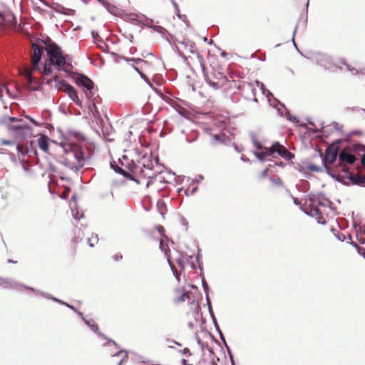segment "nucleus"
I'll return each mask as SVG.
<instances>
[{
    "instance_id": "1",
    "label": "nucleus",
    "mask_w": 365,
    "mask_h": 365,
    "mask_svg": "<svg viewBox=\"0 0 365 365\" xmlns=\"http://www.w3.org/2000/svg\"><path fill=\"white\" fill-rule=\"evenodd\" d=\"M85 140L86 138L81 132L68 130L67 136L60 143L66 155V157L63 158L60 163L75 173H78L83 168L88 158L86 156V148L76 143L75 140L83 141Z\"/></svg>"
},
{
    "instance_id": "2",
    "label": "nucleus",
    "mask_w": 365,
    "mask_h": 365,
    "mask_svg": "<svg viewBox=\"0 0 365 365\" xmlns=\"http://www.w3.org/2000/svg\"><path fill=\"white\" fill-rule=\"evenodd\" d=\"M48 58L46 62L56 66L58 70L63 71L65 73H70L73 68L72 58L68 54H63L61 48L58 45L53 46L47 51Z\"/></svg>"
},
{
    "instance_id": "3",
    "label": "nucleus",
    "mask_w": 365,
    "mask_h": 365,
    "mask_svg": "<svg viewBox=\"0 0 365 365\" xmlns=\"http://www.w3.org/2000/svg\"><path fill=\"white\" fill-rule=\"evenodd\" d=\"M7 130L16 140L21 141L31 136L32 129L28 123L21 118L9 117L7 123Z\"/></svg>"
},
{
    "instance_id": "4",
    "label": "nucleus",
    "mask_w": 365,
    "mask_h": 365,
    "mask_svg": "<svg viewBox=\"0 0 365 365\" xmlns=\"http://www.w3.org/2000/svg\"><path fill=\"white\" fill-rule=\"evenodd\" d=\"M364 151H365V145L359 143L351 144L340 151L339 162L341 165H353L356 160V157L353 153L360 155V153Z\"/></svg>"
},
{
    "instance_id": "5",
    "label": "nucleus",
    "mask_w": 365,
    "mask_h": 365,
    "mask_svg": "<svg viewBox=\"0 0 365 365\" xmlns=\"http://www.w3.org/2000/svg\"><path fill=\"white\" fill-rule=\"evenodd\" d=\"M304 57L311 61L317 63L318 66L324 68L325 70H334L338 67L333 62L331 58L326 54L321 52L310 51Z\"/></svg>"
},
{
    "instance_id": "6",
    "label": "nucleus",
    "mask_w": 365,
    "mask_h": 365,
    "mask_svg": "<svg viewBox=\"0 0 365 365\" xmlns=\"http://www.w3.org/2000/svg\"><path fill=\"white\" fill-rule=\"evenodd\" d=\"M56 87L58 90L63 91L67 93L68 97L78 106L81 107V101L78 98V93L75 88L67 83L64 80H56Z\"/></svg>"
},
{
    "instance_id": "7",
    "label": "nucleus",
    "mask_w": 365,
    "mask_h": 365,
    "mask_svg": "<svg viewBox=\"0 0 365 365\" xmlns=\"http://www.w3.org/2000/svg\"><path fill=\"white\" fill-rule=\"evenodd\" d=\"M75 82L77 85L86 90L85 93L89 100L94 96V83L88 76L84 74L78 73L75 77Z\"/></svg>"
},
{
    "instance_id": "8",
    "label": "nucleus",
    "mask_w": 365,
    "mask_h": 365,
    "mask_svg": "<svg viewBox=\"0 0 365 365\" xmlns=\"http://www.w3.org/2000/svg\"><path fill=\"white\" fill-rule=\"evenodd\" d=\"M34 144L35 143L34 141H31L29 146H26V151L24 150L23 148L19 143L16 144V148L19 154V160L21 163H24L26 162V155H28L29 158H30L31 160L38 158V153L36 147L34 146Z\"/></svg>"
},
{
    "instance_id": "9",
    "label": "nucleus",
    "mask_w": 365,
    "mask_h": 365,
    "mask_svg": "<svg viewBox=\"0 0 365 365\" xmlns=\"http://www.w3.org/2000/svg\"><path fill=\"white\" fill-rule=\"evenodd\" d=\"M210 144L213 147H215L217 145H228L232 141L230 137L222 132L217 134H210Z\"/></svg>"
},
{
    "instance_id": "10",
    "label": "nucleus",
    "mask_w": 365,
    "mask_h": 365,
    "mask_svg": "<svg viewBox=\"0 0 365 365\" xmlns=\"http://www.w3.org/2000/svg\"><path fill=\"white\" fill-rule=\"evenodd\" d=\"M33 53L31 56L33 67L34 69L38 70L39 68V63L41 60L43 55V47L37 45L36 43H32Z\"/></svg>"
},
{
    "instance_id": "11",
    "label": "nucleus",
    "mask_w": 365,
    "mask_h": 365,
    "mask_svg": "<svg viewBox=\"0 0 365 365\" xmlns=\"http://www.w3.org/2000/svg\"><path fill=\"white\" fill-rule=\"evenodd\" d=\"M343 172L344 173V177L348 178L352 184L359 186L365 185V176L362 177L357 174L352 173L347 168H344Z\"/></svg>"
},
{
    "instance_id": "12",
    "label": "nucleus",
    "mask_w": 365,
    "mask_h": 365,
    "mask_svg": "<svg viewBox=\"0 0 365 365\" xmlns=\"http://www.w3.org/2000/svg\"><path fill=\"white\" fill-rule=\"evenodd\" d=\"M122 18H124L125 20L134 23L137 25L142 23V19L145 18V15L143 14L138 13H128L124 10V13L123 16H120Z\"/></svg>"
},
{
    "instance_id": "13",
    "label": "nucleus",
    "mask_w": 365,
    "mask_h": 365,
    "mask_svg": "<svg viewBox=\"0 0 365 365\" xmlns=\"http://www.w3.org/2000/svg\"><path fill=\"white\" fill-rule=\"evenodd\" d=\"M275 145H277V153L284 160H291L294 158V155L279 142H275Z\"/></svg>"
},
{
    "instance_id": "14",
    "label": "nucleus",
    "mask_w": 365,
    "mask_h": 365,
    "mask_svg": "<svg viewBox=\"0 0 365 365\" xmlns=\"http://www.w3.org/2000/svg\"><path fill=\"white\" fill-rule=\"evenodd\" d=\"M0 285L4 288L16 289L22 288L23 284L18 282L10 278L0 277Z\"/></svg>"
},
{
    "instance_id": "15",
    "label": "nucleus",
    "mask_w": 365,
    "mask_h": 365,
    "mask_svg": "<svg viewBox=\"0 0 365 365\" xmlns=\"http://www.w3.org/2000/svg\"><path fill=\"white\" fill-rule=\"evenodd\" d=\"M110 168L117 173L118 174H120L121 175H123V177H125V178L127 179H129V180H131L133 181H135L137 182H138L137 181V180L135 179V178L131 174H130L129 173H128L127 171H125V170H123L122 168L119 167L116 162L113 160L110 163Z\"/></svg>"
},
{
    "instance_id": "16",
    "label": "nucleus",
    "mask_w": 365,
    "mask_h": 365,
    "mask_svg": "<svg viewBox=\"0 0 365 365\" xmlns=\"http://www.w3.org/2000/svg\"><path fill=\"white\" fill-rule=\"evenodd\" d=\"M274 108H277V112L279 113V115L281 116H285V118L291 121V122H293V123H297L299 122V120L297 119V118L296 116H292L289 111L285 108V106H284V104H281V107H276L275 106H273Z\"/></svg>"
},
{
    "instance_id": "17",
    "label": "nucleus",
    "mask_w": 365,
    "mask_h": 365,
    "mask_svg": "<svg viewBox=\"0 0 365 365\" xmlns=\"http://www.w3.org/2000/svg\"><path fill=\"white\" fill-rule=\"evenodd\" d=\"M104 7L108 13H110V14H112L113 16H123V14L124 13L123 9L110 3L109 1H107V3H105Z\"/></svg>"
},
{
    "instance_id": "18",
    "label": "nucleus",
    "mask_w": 365,
    "mask_h": 365,
    "mask_svg": "<svg viewBox=\"0 0 365 365\" xmlns=\"http://www.w3.org/2000/svg\"><path fill=\"white\" fill-rule=\"evenodd\" d=\"M84 323L98 336L103 339H107V336L104 334L99 331L98 326L93 319H86Z\"/></svg>"
},
{
    "instance_id": "19",
    "label": "nucleus",
    "mask_w": 365,
    "mask_h": 365,
    "mask_svg": "<svg viewBox=\"0 0 365 365\" xmlns=\"http://www.w3.org/2000/svg\"><path fill=\"white\" fill-rule=\"evenodd\" d=\"M22 288H24L25 289H27V290H31V291L34 292L36 294H40L46 299H52L53 301L56 302H61V300H60L54 297H52L50 294L41 292V291L36 289L35 288H33L31 287H28V286L23 284Z\"/></svg>"
},
{
    "instance_id": "20",
    "label": "nucleus",
    "mask_w": 365,
    "mask_h": 365,
    "mask_svg": "<svg viewBox=\"0 0 365 365\" xmlns=\"http://www.w3.org/2000/svg\"><path fill=\"white\" fill-rule=\"evenodd\" d=\"M53 9L57 13H60L65 15H73L75 13L74 10L65 8L58 3H53Z\"/></svg>"
},
{
    "instance_id": "21",
    "label": "nucleus",
    "mask_w": 365,
    "mask_h": 365,
    "mask_svg": "<svg viewBox=\"0 0 365 365\" xmlns=\"http://www.w3.org/2000/svg\"><path fill=\"white\" fill-rule=\"evenodd\" d=\"M105 339L107 340V341L103 344V346L108 347V353L113 356V354L116 352L115 351L119 349V346L115 341L108 339V337Z\"/></svg>"
},
{
    "instance_id": "22",
    "label": "nucleus",
    "mask_w": 365,
    "mask_h": 365,
    "mask_svg": "<svg viewBox=\"0 0 365 365\" xmlns=\"http://www.w3.org/2000/svg\"><path fill=\"white\" fill-rule=\"evenodd\" d=\"M50 140L48 136L43 135L38 139V145L43 152L47 153Z\"/></svg>"
},
{
    "instance_id": "23",
    "label": "nucleus",
    "mask_w": 365,
    "mask_h": 365,
    "mask_svg": "<svg viewBox=\"0 0 365 365\" xmlns=\"http://www.w3.org/2000/svg\"><path fill=\"white\" fill-rule=\"evenodd\" d=\"M342 140L341 139L335 140L327 148L326 150H328V152H331L339 155L340 153V144Z\"/></svg>"
},
{
    "instance_id": "24",
    "label": "nucleus",
    "mask_w": 365,
    "mask_h": 365,
    "mask_svg": "<svg viewBox=\"0 0 365 365\" xmlns=\"http://www.w3.org/2000/svg\"><path fill=\"white\" fill-rule=\"evenodd\" d=\"M316 197L317 200L318 205L320 206L330 207L331 205H332V202L330 201L328 198H327L322 193H319Z\"/></svg>"
},
{
    "instance_id": "25",
    "label": "nucleus",
    "mask_w": 365,
    "mask_h": 365,
    "mask_svg": "<svg viewBox=\"0 0 365 365\" xmlns=\"http://www.w3.org/2000/svg\"><path fill=\"white\" fill-rule=\"evenodd\" d=\"M337 156L339 155L325 150L323 161L327 164H333L336 160Z\"/></svg>"
},
{
    "instance_id": "26",
    "label": "nucleus",
    "mask_w": 365,
    "mask_h": 365,
    "mask_svg": "<svg viewBox=\"0 0 365 365\" xmlns=\"http://www.w3.org/2000/svg\"><path fill=\"white\" fill-rule=\"evenodd\" d=\"M71 200L73 202H71V208L72 210V215L73 217L76 220H79L81 218L83 217V214L79 215L78 211L76 210V211L73 210V207H76V195H73L71 197Z\"/></svg>"
},
{
    "instance_id": "27",
    "label": "nucleus",
    "mask_w": 365,
    "mask_h": 365,
    "mask_svg": "<svg viewBox=\"0 0 365 365\" xmlns=\"http://www.w3.org/2000/svg\"><path fill=\"white\" fill-rule=\"evenodd\" d=\"M277 145H275V143H274L271 147L269 148H264L262 151L264 152L266 157L268 158L269 157H274V154L277 153Z\"/></svg>"
},
{
    "instance_id": "28",
    "label": "nucleus",
    "mask_w": 365,
    "mask_h": 365,
    "mask_svg": "<svg viewBox=\"0 0 365 365\" xmlns=\"http://www.w3.org/2000/svg\"><path fill=\"white\" fill-rule=\"evenodd\" d=\"M157 208H158L159 213L162 216H164V215L167 212V205H166L165 202L162 199L158 200L157 202Z\"/></svg>"
},
{
    "instance_id": "29",
    "label": "nucleus",
    "mask_w": 365,
    "mask_h": 365,
    "mask_svg": "<svg viewBox=\"0 0 365 365\" xmlns=\"http://www.w3.org/2000/svg\"><path fill=\"white\" fill-rule=\"evenodd\" d=\"M121 355H123V356L119 360L117 365H122V363L123 362V361L128 358V352L124 349H121V350L117 351L114 354H113V357H118V356H120Z\"/></svg>"
},
{
    "instance_id": "30",
    "label": "nucleus",
    "mask_w": 365,
    "mask_h": 365,
    "mask_svg": "<svg viewBox=\"0 0 365 365\" xmlns=\"http://www.w3.org/2000/svg\"><path fill=\"white\" fill-rule=\"evenodd\" d=\"M255 83L257 84V86L258 87L260 88V89L262 91V93L264 95H266L267 98H269V96H273L272 93L265 88L264 83H262V82L259 81L258 80L255 81ZM268 99H269V101H270L269 98H268Z\"/></svg>"
},
{
    "instance_id": "31",
    "label": "nucleus",
    "mask_w": 365,
    "mask_h": 365,
    "mask_svg": "<svg viewBox=\"0 0 365 365\" xmlns=\"http://www.w3.org/2000/svg\"><path fill=\"white\" fill-rule=\"evenodd\" d=\"M251 138H252V143H253L254 146L257 150V151H261V150H264V147L262 145V143H260L257 140L255 134L251 133Z\"/></svg>"
},
{
    "instance_id": "32",
    "label": "nucleus",
    "mask_w": 365,
    "mask_h": 365,
    "mask_svg": "<svg viewBox=\"0 0 365 365\" xmlns=\"http://www.w3.org/2000/svg\"><path fill=\"white\" fill-rule=\"evenodd\" d=\"M41 41L44 44L45 46V50L47 52L50 48H53V46L58 45L55 42H53L49 37H46V39H42Z\"/></svg>"
},
{
    "instance_id": "33",
    "label": "nucleus",
    "mask_w": 365,
    "mask_h": 365,
    "mask_svg": "<svg viewBox=\"0 0 365 365\" xmlns=\"http://www.w3.org/2000/svg\"><path fill=\"white\" fill-rule=\"evenodd\" d=\"M160 249L162 252H163L165 253V255H166L167 258L169 257L170 258V256L168 255V253L170 252V248L168 245L167 243H165L163 240H160Z\"/></svg>"
},
{
    "instance_id": "34",
    "label": "nucleus",
    "mask_w": 365,
    "mask_h": 365,
    "mask_svg": "<svg viewBox=\"0 0 365 365\" xmlns=\"http://www.w3.org/2000/svg\"><path fill=\"white\" fill-rule=\"evenodd\" d=\"M168 262L170 267V269H171L174 276L175 277L176 279L179 282L180 274L178 272L177 269L175 267L173 264L171 262L170 259L169 257H168Z\"/></svg>"
},
{
    "instance_id": "35",
    "label": "nucleus",
    "mask_w": 365,
    "mask_h": 365,
    "mask_svg": "<svg viewBox=\"0 0 365 365\" xmlns=\"http://www.w3.org/2000/svg\"><path fill=\"white\" fill-rule=\"evenodd\" d=\"M196 55H197L198 62L202 68V71L203 73L205 74L206 68H205V62L204 58L199 52H196Z\"/></svg>"
},
{
    "instance_id": "36",
    "label": "nucleus",
    "mask_w": 365,
    "mask_h": 365,
    "mask_svg": "<svg viewBox=\"0 0 365 365\" xmlns=\"http://www.w3.org/2000/svg\"><path fill=\"white\" fill-rule=\"evenodd\" d=\"M144 25L149 28H151L155 31H157L161 34H163L164 33L167 32L166 29L160 26H151L150 24H144Z\"/></svg>"
},
{
    "instance_id": "37",
    "label": "nucleus",
    "mask_w": 365,
    "mask_h": 365,
    "mask_svg": "<svg viewBox=\"0 0 365 365\" xmlns=\"http://www.w3.org/2000/svg\"><path fill=\"white\" fill-rule=\"evenodd\" d=\"M253 153L260 162H264L266 160H268L267 158L266 157L262 150L254 151Z\"/></svg>"
},
{
    "instance_id": "38",
    "label": "nucleus",
    "mask_w": 365,
    "mask_h": 365,
    "mask_svg": "<svg viewBox=\"0 0 365 365\" xmlns=\"http://www.w3.org/2000/svg\"><path fill=\"white\" fill-rule=\"evenodd\" d=\"M53 64H50V63L46 62V60L45 61V63L43 66V73L46 76H49L52 73L53 70L51 68V66Z\"/></svg>"
},
{
    "instance_id": "39",
    "label": "nucleus",
    "mask_w": 365,
    "mask_h": 365,
    "mask_svg": "<svg viewBox=\"0 0 365 365\" xmlns=\"http://www.w3.org/2000/svg\"><path fill=\"white\" fill-rule=\"evenodd\" d=\"M98 241V235L96 234L92 235L91 237L88 238V244L91 247H93L95 244Z\"/></svg>"
},
{
    "instance_id": "40",
    "label": "nucleus",
    "mask_w": 365,
    "mask_h": 365,
    "mask_svg": "<svg viewBox=\"0 0 365 365\" xmlns=\"http://www.w3.org/2000/svg\"><path fill=\"white\" fill-rule=\"evenodd\" d=\"M195 43L193 41H188V43H186V48L188 49L190 53L196 54V52H197L195 48Z\"/></svg>"
},
{
    "instance_id": "41",
    "label": "nucleus",
    "mask_w": 365,
    "mask_h": 365,
    "mask_svg": "<svg viewBox=\"0 0 365 365\" xmlns=\"http://www.w3.org/2000/svg\"><path fill=\"white\" fill-rule=\"evenodd\" d=\"M123 59L125 61H127L128 63L134 62L135 63H138L140 62V63H145V64L147 63L146 61H144V60H143L142 58H134L123 57Z\"/></svg>"
},
{
    "instance_id": "42",
    "label": "nucleus",
    "mask_w": 365,
    "mask_h": 365,
    "mask_svg": "<svg viewBox=\"0 0 365 365\" xmlns=\"http://www.w3.org/2000/svg\"><path fill=\"white\" fill-rule=\"evenodd\" d=\"M197 190H198L197 186H195L192 189L187 188L185 190V195L186 196L193 195L195 194V192L197 191Z\"/></svg>"
},
{
    "instance_id": "43",
    "label": "nucleus",
    "mask_w": 365,
    "mask_h": 365,
    "mask_svg": "<svg viewBox=\"0 0 365 365\" xmlns=\"http://www.w3.org/2000/svg\"><path fill=\"white\" fill-rule=\"evenodd\" d=\"M6 91V93L9 94V88H7V86L4 84H1L0 83V99L1 101L3 102L4 100H3V93Z\"/></svg>"
},
{
    "instance_id": "44",
    "label": "nucleus",
    "mask_w": 365,
    "mask_h": 365,
    "mask_svg": "<svg viewBox=\"0 0 365 365\" xmlns=\"http://www.w3.org/2000/svg\"><path fill=\"white\" fill-rule=\"evenodd\" d=\"M308 169L310 171L317 172V173H319V172L322 171V170L321 167L316 165H309L308 166Z\"/></svg>"
},
{
    "instance_id": "45",
    "label": "nucleus",
    "mask_w": 365,
    "mask_h": 365,
    "mask_svg": "<svg viewBox=\"0 0 365 365\" xmlns=\"http://www.w3.org/2000/svg\"><path fill=\"white\" fill-rule=\"evenodd\" d=\"M186 299H190V294L188 292H184L177 300L178 302H185Z\"/></svg>"
},
{
    "instance_id": "46",
    "label": "nucleus",
    "mask_w": 365,
    "mask_h": 365,
    "mask_svg": "<svg viewBox=\"0 0 365 365\" xmlns=\"http://www.w3.org/2000/svg\"><path fill=\"white\" fill-rule=\"evenodd\" d=\"M269 180L277 186H282L283 183L279 178H273L269 177Z\"/></svg>"
},
{
    "instance_id": "47",
    "label": "nucleus",
    "mask_w": 365,
    "mask_h": 365,
    "mask_svg": "<svg viewBox=\"0 0 365 365\" xmlns=\"http://www.w3.org/2000/svg\"><path fill=\"white\" fill-rule=\"evenodd\" d=\"M297 25H296V26H295V28H294V31H293V35H292V43H293L294 46L296 48V49H297V51H299V53H300L304 56V54H302V53L299 51V48H298V47H297V43H296V42H295V41H294V36H295V34H296V31H297Z\"/></svg>"
},
{
    "instance_id": "48",
    "label": "nucleus",
    "mask_w": 365,
    "mask_h": 365,
    "mask_svg": "<svg viewBox=\"0 0 365 365\" xmlns=\"http://www.w3.org/2000/svg\"><path fill=\"white\" fill-rule=\"evenodd\" d=\"M26 80L29 84H32L35 82V78L29 73L26 75Z\"/></svg>"
},
{
    "instance_id": "49",
    "label": "nucleus",
    "mask_w": 365,
    "mask_h": 365,
    "mask_svg": "<svg viewBox=\"0 0 365 365\" xmlns=\"http://www.w3.org/2000/svg\"><path fill=\"white\" fill-rule=\"evenodd\" d=\"M202 285L204 292L206 293V294H208L209 287H208L207 283L205 279H202Z\"/></svg>"
},
{
    "instance_id": "50",
    "label": "nucleus",
    "mask_w": 365,
    "mask_h": 365,
    "mask_svg": "<svg viewBox=\"0 0 365 365\" xmlns=\"http://www.w3.org/2000/svg\"><path fill=\"white\" fill-rule=\"evenodd\" d=\"M127 167L130 171H133L136 169L137 165L133 160H132L131 163L128 164Z\"/></svg>"
},
{
    "instance_id": "51",
    "label": "nucleus",
    "mask_w": 365,
    "mask_h": 365,
    "mask_svg": "<svg viewBox=\"0 0 365 365\" xmlns=\"http://www.w3.org/2000/svg\"><path fill=\"white\" fill-rule=\"evenodd\" d=\"M175 14H176V15L178 16V17L180 19H181V20H182L183 21H185V19H186V16H185V15H182V14H180L179 8H177V9H175Z\"/></svg>"
},
{
    "instance_id": "52",
    "label": "nucleus",
    "mask_w": 365,
    "mask_h": 365,
    "mask_svg": "<svg viewBox=\"0 0 365 365\" xmlns=\"http://www.w3.org/2000/svg\"><path fill=\"white\" fill-rule=\"evenodd\" d=\"M212 322L214 324V326L215 327L216 331H220V327H219V325L217 324V319L215 318V316H212Z\"/></svg>"
},
{
    "instance_id": "53",
    "label": "nucleus",
    "mask_w": 365,
    "mask_h": 365,
    "mask_svg": "<svg viewBox=\"0 0 365 365\" xmlns=\"http://www.w3.org/2000/svg\"><path fill=\"white\" fill-rule=\"evenodd\" d=\"M335 236L339 241L343 242L346 240V236L342 233L335 234Z\"/></svg>"
},
{
    "instance_id": "54",
    "label": "nucleus",
    "mask_w": 365,
    "mask_h": 365,
    "mask_svg": "<svg viewBox=\"0 0 365 365\" xmlns=\"http://www.w3.org/2000/svg\"><path fill=\"white\" fill-rule=\"evenodd\" d=\"M157 230L158 231V232L162 235L163 237H165V235H164V227L162 226V225H158L157 226Z\"/></svg>"
},
{
    "instance_id": "55",
    "label": "nucleus",
    "mask_w": 365,
    "mask_h": 365,
    "mask_svg": "<svg viewBox=\"0 0 365 365\" xmlns=\"http://www.w3.org/2000/svg\"><path fill=\"white\" fill-rule=\"evenodd\" d=\"M357 252L364 257V258L365 259V248L361 247L360 248H358V250H357Z\"/></svg>"
},
{
    "instance_id": "56",
    "label": "nucleus",
    "mask_w": 365,
    "mask_h": 365,
    "mask_svg": "<svg viewBox=\"0 0 365 365\" xmlns=\"http://www.w3.org/2000/svg\"><path fill=\"white\" fill-rule=\"evenodd\" d=\"M113 259L115 261H119L122 259L123 255L120 254H116L112 257Z\"/></svg>"
},
{
    "instance_id": "57",
    "label": "nucleus",
    "mask_w": 365,
    "mask_h": 365,
    "mask_svg": "<svg viewBox=\"0 0 365 365\" xmlns=\"http://www.w3.org/2000/svg\"><path fill=\"white\" fill-rule=\"evenodd\" d=\"M150 88H153V85L150 82V81L149 80V78L145 76H143V78H141Z\"/></svg>"
},
{
    "instance_id": "58",
    "label": "nucleus",
    "mask_w": 365,
    "mask_h": 365,
    "mask_svg": "<svg viewBox=\"0 0 365 365\" xmlns=\"http://www.w3.org/2000/svg\"><path fill=\"white\" fill-rule=\"evenodd\" d=\"M81 240H82V237H81V230H78V237H75L74 241L76 242H78L81 241Z\"/></svg>"
},
{
    "instance_id": "59",
    "label": "nucleus",
    "mask_w": 365,
    "mask_h": 365,
    "mask_svg": "<svg viewBox=\"0 0 365 365\" xmlns=\"http://www.w3.org/2000/svg\"><path fill=\"white\" fill-rule=\"evenodd\" d=\"M176 261L178 266H180L182 268H184V260L182 258L180 257Z\"/></svg>"
},
{
    "instance_id": "60",
    "label": "nucleus",
    "mask_w": 365,
    "mask_h": 365,
    "mask_svg": "<svg viewBox=\"0 0 365 365\" xmlns=\"http://www.w3.org/2000/svg\"><path fill=\"white\" fill-rule=\"evenodd\" d=\"M180 352L183 354V355H186V354H189V355H191V352L190 351V349L188 348H185L183 349L182 350H180Z\"/></svg>"
},
{
    "instance_id": "61",
    "label": "nucleus",
    "mask_w": 365,
    "mask_h": 365,
    "mask_svg": "<svg viewBox=\"0 0 365 365\" xmlns=\"http://www.w3.org/2000/svg\"><path fill=\"white\" fill-rule=\"evenodd\" d=\"M204 179V177L202 175H199V178L195 180H192V183H200L202 180Z\"/></svg>"
},
{
    "instance_id": "62",
    "label": "nucleus",
    "mask_w": 365,
    "mask_h": 365,
    "mask_svg": "<svg viewBox=\"0 0 365 365\" xmlns=\"http://www.w3.org/2000/svg\"><path fill=\"white\" fill-rule=\"evenodd\" d=\"M197 136L193 137V138H190V137L187 136L185 140L187 143H191L192 142H195L197 140Z\"/></svg>"
},
{
    "instance_id": "63",
    "label": "nucleus",
    "mask_w": 365,
    "mask_h": 365,
    "mask_svg": "<svg viewBox=\"0 0 365 365\" xmlns=\"http://www.w3.org/2000/svg\"><path fill=\"white\" fill-rule=\"evenodd\" d=\"M269 168H265L261 173L262 178H266L268 176Z\"/></svg>"
},
{
    "instance_id": "64",
    "label": "nucleus",
    "mask_w": 365,
    "mask_h": 365,
    "mask_svg": "<svg viewBox=\"0 0 365 365\" xmlns=\"http://www.w3.org/2000/svg\"><path fill=\"white\" fill-rule=\"evenodd\" d=\"M361 163L362 166L365 168V153L361 155Z\"/></svg>"
}]
</instances>
